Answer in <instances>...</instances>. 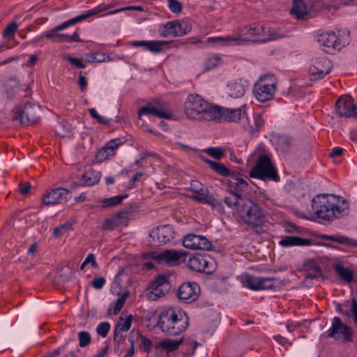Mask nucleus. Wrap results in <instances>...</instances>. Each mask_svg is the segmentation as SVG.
I'll list each match as a JSON object with an SVG mask.
<instances>
[{"mask_svg":"<svg viewBox=\"0 0 357 357\" xmlns=\"http://www.w3.org/2000/svg\"><path fill=\"white\" fill-rule=\"evenodd\" d=\"M349 204L346 199L335 195L322 194L312 200V208L318 218L332 222L347 213Z\"/></svg>","mask_w":357,"mask_h":357,"instance_id":"1","label":"nucleus"},{"mask_svg":"<svg viewBox=\"0 0 357 357\" xmlns=\"http://www.w3.org/2000/svg\"><path fill=\"white\" fill-rule=\"evenodd\" d=\"M188 325V316L181 308L169 306L159 312L157 326L167 335H178L185 331Z\"/></svg>","mask_w":357,"mask_h":357,"instance_id":"2","label":"nucleus"},{"mask_svg":"<svg viewBox=\"0 0 357 357\" xmlns=\"http://www.w3.org/2000/svg\"><path fill=\"white\" fill-rule=\"evenodd\" d=\"M185 112L189 119L200 121H214L220 116L218 106L209 104L197 94L188 96L185 102Z\"/></svg>","mask_w":357,"mask_h":357,"instance_id":"3","label":"nucleus"},{"mask_svg":"<svg viewBox=\"0 0 357 357\" xmlns=\"http://www.w3.org/2000/svg\"><path fill=\"white\" fill-rule=\"evenodd\" d=\"M259 152L256 164L250 172V176L264 181H280V176L276 168L272 164L269 156L262 154L261 149Z\"/></svg>","mask_w":357,"mask_h":357,"instance_id":"4","label":"nucleus"},{"mask_svg":"<svg viewBox=\"0 0 357 357\" xmlns=\"http://www.w3.org/2000/svg\"><path fill=\"white\" fill-rule=\"evenodd\" d=\"M247 208V231L262 233L264 218L261 209L257 204L248 199Z\"/></svg>","mask_w":357,"mask_h":357,"instance_id":"5","label":"nucleus"},{"mask_svg":"<svg viewBox=\"0 0 357 357\" xmlns=\"http://www.w3.org/2000/svg\"><path fill=\"white\" fill-rule=\"evenodd\" d=\"M40 107L30 102L26 103L23 108L16 107L12 117L13 121L19 124L34 123L40 118Z\"/></svg>","mask_w":357,"mask_h":357,"instance_id":"6","label":"nucleus"},{"mask_svg":"<svg viewBox=\"0 0 357 357\" xmlns=\"http://www.w3.org/2000/svg\"><path fill=\"white\" fill-rule=\"evenodd\" d=\"M268 78L271 79L267 75L260 77L259 81L254 86V95L259 102H264L270 100L275 92V84L269 82Z\"/></svg>","mask_w":357,"mask_h":357,"instance_id":"7","label":"nucleus"},{"mask_svg":"<svg viewBox=\"0 0 357 357\" xmlns=\"http://www.w3.org/2000/svg\"><path fill=\"white\" fill-rule=\"evenodd\" d=\"M224 202L230 208H234L233 215L241 223H245V198L237 192H231L224 198Z\"/></svg>","mask_w":357,"mask_h":357,"instance_id":"8","label":"nucleus"},{"mask_svg":"<svg viewBox=\"0 0 357 357\" xmlns=\"http://www.w3.org/2000/svg\"><path fill=\"white\" fill-rule=\"evenodd\" d=\"M317 42L328 54H333L336 50H340L344 46L335 31L323 32L318 34Z\"/></svg>","mask_w":357,"mask_h":357,"instance_id":"9","label":"nucleus"},{"mask_svg":"<svg viewBox=\"0 0 357 357\" xmlns=\"http://www.w3.org/2000/svg\"><path fill=\"white\" fill-rule=\"evenodd\" d=\"M201 290L199 284L195 282H186L178 288L176 296L179 301L185 303L195 302L200 296Z\"/></svg>","mask_w":357,"mask_h":357,"instance_id":"10","label":"nucleus"},{"mask_svg":"<svg viewBox=\"0 0 357 357\" xmlns=\"http://www.w3.org/2000/svg\"><path fill=\"white\" fill-rule=\"evenodd\" d=\"M351 328L343 324L339 317H335L333 319L331 327L326 332V335L328 337H333L336 340L344 342L351 340Z\"/></svg>","mask_w":357,"mask_h":357,"instance_id":"11","label":"nucleus"},{"mask_svg":"<svg viewBox=\"0 0 357 357\" xmlns=\"http://www.w3.org/2000/svg\"><path fill=\"white\" fill-rule=\"evenodd\" d=\"M335 109L341 117L357 119V105L354 103V100L351 96H340L336 102Z\"/></svg>","mask_w":357,"mask_h":357,"instance_id":"12","label":"nucleus"},{"mask_svg":"<svg viewBox=\"0 0 357 357\" xmlns=\"http://www.w3.org/2000/svg\"><path fill=\"white\" fill-rule=\"evenodd\" d=\"M309 70L312 79H322L331 70V61L325 56L317 57L312 59Z\"/></svg>","mask_w":357,"mask_h":357,"instance_id":"13","label":"nucleus"},{"mask_svg":"<svg viewBox=\"0 0 357 357\" xmlns=\"http://www.w3.org/2000/svg\"><path fill=\"white\" fill-rule=\"evenodd\" d=\"M71 197L70 192L63 188H56L46 193L43 199L44 205L50 206L66 203Z\"/></svg>","mask_w":357,"mask_h":357,"instance_id":"14","label":"nucleus"},{"mask_svg":"<svg viewBox=\"0 0 357 357\" xmlns=\"http://www.w3.org/2000/svg\"><path fill=\"white\" fill-rule=\"evenodd\" d=\"M149 236L153 238L155 245L160 246L174 238V231L170 225H165L153 229L149 234Z\"/></svg>","mask_w":357,"mask_h":357,"instance_id":"15","label":"nucleus"},{"mask_svg":"<svg viewBox=\"0 0 357 357\" xmlns=\"http://www.w3.org/2000/svg\"><path fill=\"white\" fill-rule=\"evenodd\" d=\"M184 247L192 250H209L212 243L205 236L195 234H187L183 240Z\"/></svg>","mask_w":357,"mask_h":357,"instance_id":"16","label":"nucleus"},{"mask_svg":"<svg viewBox=\"0 0 357 357\" xmlns=\"http://www.w3.org/2000/svg\"><path fill=\"white\" fill-rule=\"evenodd\" d=\"M82 21L80 16L78 15L74 18L70 19L66 22L55 26L51 30L45 32L42 37L51 39L54 43H63L65 38V34L59 33V31H62L70 26L74 25L77 22Z\"/></svg>","mask_w":357,"mask_h":357,"instance_id":"17","label":"nucleus"},{"mask_svg":"<svg viewBox=\"0 0 357 357\" xmlns=\"http://www.w3.org/2000/svg\"><path fill=\"white\" fill-rule=\"evenodd\" d=\"M184 253L174 250H167L159 254L153 253V259L158 264H165L173 266L180 264L181 259Z\"/></svg>","mask_w":357,"mask_h":357,"instance_id":"18","label":"nucleus"},{"mask_svg":"<svg viewBox=\"0 0 357 357\" xmlns=\"http://www.w3.org/2000/svg\"><path fill=\"white\" fill-rule=\"evenodd\" d=\"M275 280V278H260L247 275V288L253 291L271 289Z\"/></svg>","mask_w":357,"mask_h":357,"instance_id":"19","label":"nucleus"},{"mask_svg":"<svg viewBox=\"0 0 357 357\" xmlns=\"http://www.w3.org/2000/svg\"><path fill=\"white\" fill-rule=\"evenodd\" d=\"M153 102L154 105H153L151 103H149L148 105L142 107L140 108L138 112L139 119H140L142 115L149 114L165 119H171V112L163 110V106L160 100H155Z\"/></svg>","mask_w":357,"mask_h":357,"instance_id":"20","label":"nucleus"},{"mask_svg":"<svg viewBox=\"0 0 357 357\" xmlns=\"http://www.w3.org/2000/svg\"><path fill=\"white\" fill-rule=\"evenodd\" d=\"M165 27L167 34L172 35L173 36H183L192 30V25L188 21H183L181 22L178 21L168 22Z\"/></svg>","mask_w":357,"mask_h":357,"instance_id":"21","label":"nucleus"},{"mask_svg":"<svg viewBox=\"0 0 357 357\" xmlns=\"http://www.w3.org/2000/svg\"><path fill=\"white\" fill-rule=\"evenodd\" d=\"M266 27L260 24L253 23L247 29V42L264 43Z\"/></svg>","mask_w":357,"mask_h":357,"instance_id":"22","label":"nucleus"},{"mask_svg":"<svg viewBox=\"0 0 357 357\" xmlns=\"http://www.w3.org/2000/svg\"><path fill=\"white\" fill-rule=\"evenodd\" d=\"M183 341V337L179 340L165 339L155 345L156 354L162 355L165 351L168 355L169 352L176 350Z\"/></svg>","mask_w":357,"mask_h":357,"instance_id":"23","label":"nucleus"},{"mask_svg":"<svg viewBox=\"0 0 357 357\" xmlns=\"http://www.w3.org/2000/svg\"><path fill=\"white\" fill-rule=\"evenodd\" d=\"M279 244L282 247L308 246L313 244V240L298 236H287L282 238L279 241Z\"/></svg>","mask_w":357,"mask_h":357,"instance_id":"24","label":"nucleus"},{"mask_svg":"<svg viewBox=\"0 0 357 357\" xmlns=\"http://www.w3.org/2000/svg\"><path fill=\"white\" fill-rule=\"evenodd\" d=\"M207 42L213 43L218 46L229 45L231 43L235 45H242L245 42L243 36H227V37H212L207 39Z\"/></svg>","mask_w":357,"mask_h":357,"instance_id":"25","label":"nucleus"},{"mask_svg":"<svg viewBox=\"0 0 357 357\" xmlns=\"http://www.w3.org/2000/svg\"><path fill=\"white\" fill-rule=\"evenodd\" d=\"M219 115L218 119H214L215 122H220L222 119L227 121H238L241 119V109H229L225 107H219Z\"/></svg>","mask_w":357,"mask_h":357,"instance_id":"26","label":"nucleus"},{"mask_svg":"<svg viewBox=\"0 0 357 357\" xmlns=\"http://www.w3.org/2000/svg\"><path fill=\"white\" fill-rule=\"evenodd\" d=\"M306 271L305 279H316L322 276V271L320 266L312 259H309L304 264Z\"/></svg>","mask_w":357,"mask_h":357,"instance_id":"27","label":"nucleus"},{"mask_svg":"<svg viewBox=\"0 0 357 357\" xmlns=\"http://www.w3.org/2000/svg\"><path fill=\"white\" fill-rule=\"evenodd\" d=\"M165 44L166 42L163 40H139L132 43V45L134 47H141L154 53L160 52L161 46Z\"/></svg>","mask_w":357,"mask_h":357,"instance_id":"28","label":"nucleus"},{"mask_svg":"<svg viewBox=\"0 0 357 357\" xmlns=\"http://www.w3.org/2000/svg\"><path fill=\"white\" fill-rule=\"evenodd\" d=\"M244 80L242 79L231 82L227 86V93L231 98H239L244 96L245 93V88L244 86Z\"/></svg>","mask_w":357,"mask_h":357,"instance_id":"29","label":"nucleus"},{"mask_svg":"<svg viewBox=\"0 0 357 357\" xmlns=\"http://www.w3.org/2000/svg\"><path fill=\"white\" fill-rule=\"evenodd\" d=\"M100 177L101 174L100 172L95 169H89L82 176V185H93L99 182Z\"/></svg>","mask_w":357,"mask_h":357,"instance_id":"30","label":"nucleus"},{"mask_svg":"<svg viewBox=\"0 0 357 357\" xmlns=\"http://www.w3.org/2000/svg\"><path fill=\"white\" fill-rule=\"evenodd\" d=\"M291 13L295 15L298 19L303 20L307 15V6L303 0H293V6Z\"/></svg>","mask_w":357,"mask_h":357,"instance_id":"31","label":"nucleus"},{"mask_svg":"<svg viewBox=\"0 0 357 357\" xmlns=\"http://www.w3.org/2000/svg\"><path fill=\"white\" fill-rule=\"evenodd\" d=\"M202 160L209 165V167L222 176H228L231 174V170L228 169L223 163L217 162L210 159L203 158Z\"/></svg>","mask_w":357,"mask_h":357,"instance_id":"32","label":"nucleus"},{"mask_svg":"<svg viewBox=\"0 0 357 357\" xmlns=\"http://www.w3.org/2000/svg\"><path fill=\"white\" fill-rule=\"evenodd\" d=\"M335 273L344 281L350 283L354 280V273L349 268L344 267L341 264H335L333 266Z\"/></svg>","mask_w":357,"mask_h":357,"instance_id":"33","label":"nucleus"},{"mask_svg":"<svg viewBox=\"0 0 357 357\" xmlns=\"http://www.w3.org/2000/svg\"><path fill=\"white\" fill-rule=\"evenodd\" d=\"M319 238L323 240L336 242L337 243H340V244L344 245L354 246V245H356V243L353 240L350 239L348 237H346L344 236H341V235L321 234L319 236Z\"/></svg>","mask_w":357,"mask_h":357,"instance_id":"34","label":"nucleus"},{"mask_svg":"<svg viewBox=\"0 0 357 357\" xmlns=\"http://www.w3.org/2000/svg\"><path fill=\"white\" fill-rule=\"evenodd\" d=\"M202 263H204V255H193L188 261V267L193 271L201 273V270H204L202 268Z\"/></svg>","mask_w":357,"mask_h":357,"instance_id":"35","label":"nucleus"},{"mask_svg":"<svg viewBox=\"0 0 357 357\" xmlns=\"http://www.w3.org/2000/svg\"><path fill=\"white\" fill-rule=\"evenodd\" d=\"M197 193V195L191 197L192 199L202 204H208L213 203V195L211 194L207 189L204 190L201 188V192Z\"/></svg>","mask_w":357,"mask_h":357,"instance_id":"36","label":"nucleus"},{"mask_svg":"<svg viewBox=\"0 0 357 357\" xmlns=\"http://www.w3.org/2000/svg\"><path fill=\"white\" fill-rule=\"evenodd\" d=\"M114 7V4H107V5H99L88 11L84 14L80 15V17L82 20H84L89 17L93 16L96 14L102 13L103 11H106Z\"/></svg>","mask_w":357,"mask_h":357,"instance_id":"37","label":"nucleus"},{"mask_svg":"<svg viewBox=\"0 0 357 357\" xmlns=\"http://www.w3.org/2000/svg\"><path fill=\"white\" fill-rule=\"evenodd\" d=\"M149 292L148 293V297L151 301H157L159 298L163 297L169 290L165 287V289L156 288V287H151L150 285Z\"/></svg>","mask_w":357,"mask_h":357,"instance_id":"38","label":"nucleus"},{"mask_svg":"<svg viewBox=\"0 0 357 357\" xmlns=\"http://www.w3.org/2000/svg\"><path fill=\"white\" fill-rule=\"evenodd\" d=\"M128 197V194L119 195L102 200V207L115 206L120 204L123 200Z\"/></svg>","mask_w":357,"mask_h":357,"instance_id":"39","label":"nucleus"},{"mask_svg":"<svg viewBox=\"0 0 357 357\" xmlns=\"http://www.w3.org/2000/svg\"><path fill=\"white\" fill-rule=\"evenodd\" d=\"M277 149L281 152H286L289 150L291 146V139L289 136L280 135L276 142Z\"/></svg>","mask_w":357,"mask_h":357,"instance_id":"40","label":"nucleus"},{"mask_svg":"<svg viewBox=\"0 0 357 357\" xmlns=\"http://www.w3.org/2000/svg\"><path fill=\"white\" fill-rule=\"evenodd\" d=\"M56 130L57 135L62 137H68L72 135L71 126L66 121H62L58 123Z\"/></svg>","mask_w":357,"mask_h":357,"instance_id":"41","label":"nucleus"},{"mask_svg":"<svg viewBox=\"0 0 357 357\" xmlns=\"http://www.w3.org/2000/svg\"><path fill=\"white\" fill-rule=\"evenodd\" d=\"M151 287H156V288L165 289V287L169 290L171 285L168 279V277L165 275H159L151 283Z\"/></svg>","mask_w":357,"mask_h":357,"instance_id":"42","label":"nucleus"},{"mask_svg":"<svg viewBox=\"0 0 357 357\" xmlns=\"http://www.w3.org/2000/svg\"><path fill=\"white\" fill-rule=\"evenodd\" d=\"M287 36V32L280 33L279 31L276 29H271L269 28H266L265 38H266L264 40V43L270 40L285 38Z\"/></svg>","mask_w":357,"mask_h":357,"instance_id":"43","label":"nucleus"},{"mask_svg":"<svg viewBox=\"0 0 357 357\" xmlns=\"http://www.w3.org/2000/svg\"><path fill=\"white\" fill-rule=\"evenodd\" d=\"M132 320V315L131 314L128 316L126 319H123V317H120L115 326V328L122 332L128 331L131 327Z\"/></svg>","mask_w":357,"mask_h":357,"instance_id":"44","label":"nucleus"},{"mask_svg":"<svg viewBox=\"0 0 357 357\" xmlns=\"http://www.w3.org/2000/svg\"><path fill=\"white\" fill-rule=\"evenodd\" d=\"M264 120L259 114H255L253 119V124L250 125L249 132L254 136L261 128Z\"/></svg>","mask_w":357,"mask_h":357,"instance_id":"45","label":"nucleus"},{"mask_svg":"<svg viewBox=\"0 0 357 357\" xmlns=\"http://www.w3.org/2000/svg\"><path fill=\"white\" fill-rule=\"evenodd\" d=\"M123 144L122 141L119 138H116L108 142L106 145L103 147L109 154L113 155L115 150Z\"/></svg>","mask_w":357,"mask_h":357,"instance_id":"46","label":"nucleus"},{"mask_svg":"<svg viewBox=\"0 0 357 357\" xmlns=\"http://www.w3.org/2000/svg\"><path fill=\"white\" fill-rule=\"evenodd\" d=\"M202 268H204V270H201V273H204L206 274H211L215 270L213 260L208 256L204 255V263H202Z\"/></svg>","mask_w":357,"mask_h":357,"instance_id":"47","label":"nucleus"},{"mask_svg":"<svg viewBox=\"0 0 357 357\" xmlns=\"http://www.w3.org/2000/svg\"><path fill=\"white\" fill-rule=\"evenodd\" d=\"M205 152L208 155H210L211 157H212L216 160L221 159L225 155L224 150L220 146L208 147L206 149H205Z\"/></svg>","mask_w":357,"mask_h":357,"instance_id":"48","label":"nucleus"},{"mask_svg":"<svg viewBox=\"0 0 357 357\" xmlns=\"http://www.w3.org/2000/svg\"><path fill=\"white\" fill-rule=\"evenodd\" d=\"M79 346L85 347L91 342V337L89 332L81 331L78 333Z\"/></svg>","mask_w":357,"mask_h":357,"instance_id":"49","label":"nucleus"},{"mask_svg":"<svg viewBox=\"0 0 357 357\" xmlns=\"http://www.w3.org/2000/svg\"><path fill=\"white\" fill-rule=\"evenodd\" d=\"M119 226H120V222H117L114 218H107L102 226V229L105 231H113Z\"/></svg>","mask_w":357,"mask_h":357,"instance_id":"50","label":"nucleus"},{"mask_svg":"<svg viewBox=\"0 0 357 357\" xmlns=\"http://www.w3.org/2000/svg\"><path fill=\"white\" fill-rule=\"evenodd\" d=\"M220 61V57L215 55L211 58L207 59L204 62V66L206 70H210L218 66Z\"/></svg>","mask_w":357,"mask_h":357,"instance_id":"51","label":"nucleus"},{"mask_svg":"<svg viewBox=\"0 0 357 357\" xmlns=\"http://www.w3.org/2000/svg\"><path fill=\"white\" fill-rule=\"evenodd\" d=\"M64 58H65V59L68 61L72 66H74L77 68L83 69V68H86V65L84 63V59H82L73 57L70 55H66Z\"/></svg>","mask_w":357,"mask_h":357,"instance_id":"52","label":"nucleus"},{"mask_svg":"<svg viewBox=\"0 0 357 357\" xmlns=\"http://www.w3.org/2000/svg\"><path fill=\"white\" fill-rule=\"evenodd\" d=\"M110 329V324L107 321L100 323L96 328V333L102 336V337H105Z\"/></svg>","mask_w":357,"mask_h":357,"instance_id":"53","label":"nucleus"},{"mask_svg":"<svg viewBox=\"0 0 357 357\" xmlns=\"http://www.w3.org/2000/svg\"><path fill=\"white\" fill-rule=\"evenodd\" d=\"M18 27V24L13 22H11L3 31V36L5 38H9L10 37H13Z\"/></svg>","mask_w":357,"mask_h":357,"instance_id":"54","label":"nucleus"},{"mask_svg":"<svg viewBox=\"0 0 357 357\" xmlns=\"http://www.w3.org/2000/svg\"><path fill=\"white\" fill-rule=\"evenodd\" d=\"M72 228V224L70 222H66L56 228L53 231V235L54 237L58 238L63 234V231H68Z\"/></svg>","mask_w":357,"mask_h":357,"instance_id":"55","label":"nucleus"},{"mask_svg":"<svg viewBox=\"0 0 357 357\" xmlns=\"http://www.w3.org/2000/svg\"><path fill=\"white\" fill-rule=\"evenodd\" d=\"M89 111L91 117L96 119L99 123L103 125L109 124V120L105 116L99 115L95 108H91Z\"/></svg>","mask_w":357,"mask_h":357,"instance_id":"56","label":"nucleus"},{"mask_svg":"<svg viewBox=\"0 0 357 357\" xmlns=\"http://www.w3.org/2000/svg\"><path fill=\"white\" fill-rule=\"evenodd\" d=\"M168 7L174 13H180L182 11V5L178 0H168Z\"/></svg>","mask_w":357,"mask_h":357,"instance_id":"57","label":"nucleus"},{"mask_svg":"<svg viewBox=\"0 0 357 357\" xmlns=\"http://www.w3.org/2000/svg\"><path fill=\"white\" fill-rule=\"evenodd\" d=\"M239 175H243V173L237 171H231V174L228 176L234 180V184L236 187H238L240 185L245 183V181L243 178L239 177Z\"/></svg>","mask_w":357,"mask_h":357,"instance_id":"58","label":"nucleus"},{"mask_svg":"<svg viewBox=\"0 0 357 357\" xmlns=\"http://www.w3.org/2000/svg\"><path fill=\"white\" fill-rule=\"evenodd\" d=\"M138 335L141 340V344L144 347V350L149 353L151 349L152 342L149 339H148L147 337L141 334H138Z\"/></svg>","mask_w":357,"mask_h":357,"instance_id":"59","label":"nucleus"},{"mask_svg":"<svg viewBox=\"0 0 357 357\" xmlns=\"http://www.w3.org/2000/svg\"><path fill=\"white\" fill-rule=\"evenodd\" d=\"M284 229H285V231L287 233L301 234L304 231L303 228L298 227L291 223H287Z\"/></svg>","mask_w":357,"mask_h":357,"instance_id":"60","label":"nucleus"},{"mask_svg":"<svg viewBox=\"0 0 357 357\" xmlns=\"http://www.w3.org/2000/svg\"><path fill=\"white\" fill-rule=\"evenodd\" d=\"M106 282L105 279L103 277H98L94 278L91 284L92 287L96 289H100L103 287Z\"/></svg>","mask_w":357,"mask_h":357,"instance_id":"61","label":"nucleus"},{"mask_svg":"<svg viewBox=\"0 0 357 357\" xmlns=\"http://www.w3.org/2000/svg\"><path fill=\"white\" fill-rule=\"evenodd\" d=\"M86 73L80 72L79 74L78 85L82 91H84L87 87L88 82L85 77Z\"/></svg>","mask_w":357,"mask_h":357,"instance_id":"62","label":"nucleus"},{"mask_svg":"<svg viewBox=\"0 0 357 357\" xmlns=\"http://www.w3.org/2000/svg\"><path fill=\"white\" fill-rule=\"evenodd\" d=\"M31 188V185L28 182H20L19 184L18 191L22 195L29 194Z\"/></svg>","mask_w":357,"mask_h":357,"instance_id":"63","label":"nucleus"},{"mask_svg":"<svg viewBox=\"0 0 357 357\" xmlns=\"http://www.w3.org/2000/svg\"><path fill=\"white\" fill-rule=\"evenodd\" d=\"M109 156H112V155L110 154H109L108 152L102 147L96 154V159L98 162H102L105 160H107Z\"/></svg>","mask_w":357,"mask_h":357,"instance_id":"64","label":"nucleus"}]
</instances>
